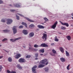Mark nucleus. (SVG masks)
Instances as JSON below:
<instances>
[{
	"instance_id": "nucleus-22",
	"label": "nucleus",
	"mask_w": 73,
	"mask_h": 73,
	"mask_svg": "<svg viewBox=\"0 0 73 73\" xmlns=\"http://www.w3.org/2000/svg\"><path fill=\"white\" fill-rule=\"evenodd\" d=\"M66 54L67 57H69V56H70L69 53V52H68L67 51H66Z\"/></svg>"
},
{
	"instance_id": "nucleus-1",
	"label": "nucleus",
	"mask_w": 73,
	"mask_h": 73,
	"mask_svg": "<svg viewBox=\"0 0 73 73\" xmlns=\"http://www.w3.org/2000/svg\"><path fill=\"white\" fill-rule=\"evenodd\" d=\"M47 61H48V60L46 59H44L42 60H41L40 62V63L41 64H45L46 65H48V62H47ZM47 62L45 64V62Z\"/></svg>"
},
{
	"instance_id": "nucleus-41",
	"label": "nucleus",
	"mask_w": 73,
	"mask_h": 73,
	"mask_svg": "<svg viewBox=\"0 0 73 73\" xmlns=\"http://www.w3.org/2000/svg\"><path fill=\"white\" fill-rule=\"evenodd\" d=\"M6 40H7V38H4L2 40V41H6Z\"/></svg>"
},
{
	"instance_id": "nucleus-53",
	"label": "nucleus",
	"mask_w": 73,
	"mask_h": 73,
	"mask_svg": "<svg viewBox=\"0 0 73 73\" xmlns=\"http://www.w3.org/2000/svg\"><path fill=\"white\" fill-rule=\"evenodd\" d=\"M52 45H54V43H52L51 44Z\"/></svg>"
},
{
	"instance_id": "nucleus-26",
	"label": "nucleus",
	"mask_w": 73,
	"mask_h": 73,
	"mask_svg": "<svg viewBox=\"0 0 73 73\" xmlns=\"http://www.w3.org/2000/svg\"><path fill=\"white\" fill-rule=\"evenodd\" d=\"M34 47L35 48H38V47H40V45H38L37 44H35Z\"/></svg>"
},
{
	"instance_id": "nucleus-54",
	"label": "nucleus",
	"mask_w": 73,
	"mask_h": 73,
	"mask_svg": "<svg viewBox=\"0 0 73 73\" xmlns=\"http://www.w3.org/2000/svg\"><path fill=\"white\" fill-rule=\"evenodd\" d=\"M40 55L41 56H42L43 55V54H40Z\"/></svg>"
},
{
	"instance_id": "nucleus-13",
	"label": "nucleus",
	"mask_w": 73,
	"mask_h": 73,
	"mask_svg": "<svg viewBox=\"0 0 73 73\" xmlns=\"http://www.w3.org/2000/svg\"><path fill=\"white\" fill-rule=\"evenodd\" d=\"M17 67L18 68V69H19V70H21L23 68L21 66H20V65L19 64L17 65Z\"/></svg>"
},
{
	"instance_id": "nucleus-24",
	"label": "nucleus",
	"mask_w": 73,
	"mask_h": 73,
	"mask_svg": "<svg viewBox=\"0 0 73 73\" xmlns=\"http://www.w3.org/2000/svg\"><path fill=\"white\" fill-rule=\"evenodd\" d=\"M35 27V25L33 24H31L29 26V27L30 28H34Z\"/></svg>"
},
{
	"instance_id": "nucleus-33",
	"label": "nucleus",
	"mask_w": 73,
	"mask_h": 73,
	"mask_svg": "<svg viewBox=\"0 0 73 73\" xmlns=\"http://www.w3.org/2000/svg\"><path fill=\"white\" fill-rule=\"evenodd\" d=\"M69 66H70V64H68L67 66V70H69L70 68H69Z\"/></svg>"
},
{
	"instance_id": "nucleus-8",
	"label": "nucleus",
	"mask_w": 73,
	"mask_h": 73,
	"mask_svg": "<svg viewBox=\"0 0 73 73\" xmlns=\"http://www.w3.org/2000/svg\"><path fill=\"white\" fill-rule=\"evenodd\" d=\"M40 46V47L41 46L42 47H48V46L45 43H42Z\"/></svg>"
},
{
	"instance_id": "nucleus-14",
	"label": "nucleus",
	"mask_w": 73,
	"mask_h": 73,
	"mask_svg": "<svg viewBox=\"0 0 73 73\" xmlns=\"http://www.w3.org/2000/svg\"><path fill=\"white\" fill-rule=\"evenodd\" d=\"M25 19L26 20H28V21H30V22H31L32 23H34V22H35V21H33L32 20H31L28 18L26 17Z\"/></svg>"
},
{
	"instance_id": "nucleus-28",
	"label": "nucleus",
	"mask_w": 73,
	"mask_h": 73,
	"mask_svg": "<svg viewBox=\"0 0 73 73\" xmlns=\"http://www.w3.org/2000/svg\"><path fill=\"white\" fill-rule=\"evenodd\" d=\"M44 69L46 72H48V70H49V68H45Z\"/></svg>"
},
{
	"instance_id": "nucleus-49",
	"label": "nucleus",
	"mask_w": 73,
	"mask_h": 73,
	"mask_svg": "<svg viewBox=\"0 0 73 73\" xmlns=\"http://www.w3.org/2000/svg\"><path fill=\"white\" fill-rule=\"evenodd\" d=\"M3 3V2L2 1L0 0V4H2V3Z\"/></svg>"
},
{
	"instance_id": "nucleus-52",
	"label": "nucleus",
	"mask_w": 73,
	"mask_h": 73,
	"mask_svg": "<svg viewBox=\"0 0 73 73\" xmlns=\"http://www.w3.org/2000/svg\"><path fill=\"white\" fill-rule=\"evenodd\" d=\"M60 23H61V24L62 25V23H63L61 21H60Z\"/></svg>"
},
{
	"instance_id": "nucleus-58",
	"label": "nucleus",
	"mask_w": 73,
	"mask_h": 73,
	"mask_svg": "<svg viewBox=\"0 0 73 73\" xmlns=\"http://www.w3.org/2000/svg\"><path fill=\"white\" fill-rule=\"evenodd\" d=\"M44 33H47L45 31H44Z\"/></svg>"
},
{
	"instance_id": "nucleus-17",
	"label": "nucleus",
	"mask_w": 73,
	"mask_h": 73,
	"mask_svg": "<svg viewBox=\"0 0 73 73\" xmlns=\"http://www.w3.org/2000/svg\"><path fill=\"white\" fill-rule=\"evenodd\" d=\"M62 25H65V26H66V27H69V24H68V23H62Z\"/></svg>"
},
{
	"instance_id": "nucleus-3",
	"label": "nucleus",
	"mask_w": 73,
	"mask_h": 73,
	"mask_svg": "<svg viewBox=\"0 0 73 73\" xmlns=\"http://www.w3.org/2000/svg\"><path fill=\"white\" fill-rule=\"evenodd\" d=\"M7 24L8 25L11 24V23L13 22V21L12 19H7Z\"/></svg>"
},
{
	"instance_id": "nucleus-62",
	"label": "nucleus",
	"mask_w": 73,
	"mask_h": 73,
	"mask_svg": "<svg viewBox=\"0 0 73 73\" xmlns=\"http://www.w3.org/2000/svg\"><path fill=\"white\" fill-rule=\"evenodd\" d=\"M72 19H73V17H72Z\"/></svg>"
},
{
	"instance_id": "nucleus-34",
	"label": "nucleus",
	"mask_w": 73,
	"mask_h": 73,
	"mask_svg": "<svg viewBox=\"0 0 73 73\" xmlns=\"http://www.w3.org/2000/svg\"><path fill=\"white\" fill-rule=\"evenodd\" d=\"M52 52L53 53L55 54V53H56V51L54 50H52Z\"/></svg>"
},
{
	"instance_id": "nucleus-50",
	"label": "nucleus",
	"mask_w": 73,
	"mask_h": 73,
	"mask_svg": "<svg viewBox=\"0 0 73 73\" xmlns=\"http://www.w3.org/2000/svg\"><path fill=\"white\" fill-rule=\"evenodd\" d=\"M5 52H6L7 53H8V52H9V51H7L6 50H5Z\"/></svg>"
},
{
	"instance_id": "nucleus-40",
	"label": "nucleus",
	"mask_w": 73,
	"mask_h": 73,
	"mask_svg": "<svg viewBox=\"0 0 73 73\" xmlns=\"http://www.w3.org/2000/svg\"><path fill=\"white\" fill-rule=\"evenodd\" d=\"M23 26L21 25L19 27V28L21 29V28H23Z\"/></svg>"
},
{
	"instance_id": "nucleus-39",
	"label": "nucleus",
	"mask_w": 73,
	"mask_h": 73,
	"mask_svg": "<svg viewBox=\"0 0 73 73\" xmlns=\"http://www.w3.org/2000/svg\"><path fill=\"white\" fill-rule=\"evenodd\" d=\"M31 57V56L30 55H28L27 56H26V58H30Z\"/></svg>"
},
{
	"instance_id": "nucleus-57",
	"label": "nucleus",
	"mask_w": 73,
	"mask_h": 73,
	"mask_svg": "<svg viewBox=\"0 0 73 73\" xmlns=\"http://www.w3.org/2000/svg\"><path fill=\"white\" fill-rule=\"evenodd\" d=\"M35 60H38V58H35Z\"/></svg>"
},
{
	"instance_id": "nucleus-63",
	"label": "nucleus",
	"mask_w": 73,
	"mask_h": 73,
	"mask_svg": "<svg viewBox=\"0 0 73 73\" xmlns=\"http://www.w3.org/2000/svg\"><path fill=\"white\" fill-rule=\"evenodd\" d=\"M33 1H35V0H33Z\"/></svg>"
},
{
	"instance_id": "nucleus-43",
	"label": "nucleus",
	"mask_w": 73,
	"mask_h": 73,
	"mask_svg": "<svg viewBox=\"0 0 73 73\" xmlns=\"http://www.w3.org/2000/svg\"><path fill=\"white\" fill-rule=\"evenodd\" d=\"M2 66H0V72L1 70V69H2Z\"/></svg>"
},
{
	"instance_id": "nucleus-48",
	"label": "nucleus",
	"mask_w": 73,
	"mask_h": 73,
	"mask_svg": "<svg viewBox=\"0 0 73 73\" xmlns=\"http://www.w3.org/2000/svg\"><path fill=\"white\" fill-rule=\"evenodd\" d=\"M17 15H19V16H23V15H22L21 14H20L19 13H17Z\"/></svg>"
},
{
	"instance_id": "nucleus-61",
	"label": "nucleus",
	"mask_w": 73,
	"mask_h": 73,
	"mask_svg": "<svg viewBox=\"0 0 73 73\" xmlns=\"http://www.w3.org/2000/svg\"><path fill=\"white\" fill-rule=\"evenodd\" d=\"M1 46H2V45H0V47Z\"/></svg>"
},
{
	"instance_id": "nucleus-18",
	"label": "nucleus",
	"mask_w": 73,
	"mask_h": 73,
	"mask_svg": "<svg viewBox=\"0 0 73 73\" xmlns=\"http://www.w3.org/2000/svg\"><path fill=\"white\" fill-rule=\"evenodd\" d=\"M14 7H17V8H19L20 7V5L17 4H14L13 5Z\"/></svg>"
},
{
	"instance_id": "nucleus-27",
	"label": "nucleus",
	"mask_w": 73,
	"mask_h": 73,
	"mask_svg": "<svg viewBox=\"0 0 73 73\" xmlns=\"http://www.w3.org/2000/svg\"><path fill=\"white\" fill-rule=\"evenodd\" d=\"M9 31H10V30H7V29L4 30H3V31L5 33L8 32H9Z\"/></svg>"
},
{
	"instance_id": "nucleus-7",
	"label": "nucleus",
	"mask_w": 73,
	"mask_h": 73,
	"mask_svg": "<svg viewBox=\"0 0 73 73\" xmlns=\"http://www.w3.org/2000/svg\"><path fill=\"white\" fill-rule=\"evenodd\" d=\"M20 38H21V37H20L18 38H17L15 39H11L10 40L11 41H12L13 42H15L17 40H19L20 39Z\"/></svg>"
},
{
	"instance_id": "nucleus-45",
	"label": "nucleus",
	"mask_w": 73,
	"mask_h": 73,
	"mask_svg": "<svg viewBox=\"0 0 73 73\" xmlns=\"http://www.w3.org/2000/svg\"><path fill=\"white\" fill-rule=\"evenodd\" d=\"M50 54L51 56H54V54L53 53H50Z\"/></svg>"
},
{
	"instance_id": "nucleus-31",
	"label": "nucleus",
	"mask_w": 73,
	"mask_h": 73,
	"mask_svg": "<svg viewBox=\"0 0 73 73\" xmlns=\"http://www.w3.org/2000/svg\"><path fill=\"white\" fill-rule=\"evenodd\" d=\"M12 58L11 57H9L8 58V61H9V62H12Z\"/></svg>"
},
{
	"instance_id": "nucleus-37",
	"label": "nucleus",
	"mask_w": 73,
	"mask_h": 73,
	"mask_svg": "<svg viewBox=\"0 0 73 73\" xmlns=\"http://www.w3.org/2000/svg\"><path fill=\"white\" fill-rule=\"evenodd\" d=\"M61 29L65 30V29H66V28H65V27H61Z\"/></svg>"
},
{
	"instance_id": "nucleus-9",
	"label": "nucleus",
	"mask_w": 73,
	"mask_h": 73,
	"mask_svg": "<svg viewBox=\"0 0 73 73\" xmlns=\"http://www.w3.org/2000/svg\"><path fill=\"white\" fill-rule=\"evenodd\" d=\"M37 68V66H35L32 69V71L33 72H34V73H36V72H35L36 71V69L35 68Z\"/></svg>"
},
{
	"instance_id": "nucleus-51",
	"label": "nucleus",
	"mask_w": 73,
	"mask_h": 73,
	"mask_svg": "<svg viewBox=\"0 0 73 73\" xmlns=\"http://www.w3.org/2000/svg\"><path fill=\"white\" fill-rule=\"evenodd\" d=\"M3 58V56H0V59L1 58Z\"/></svg>"
},
{
	"instance_id": "nucleus-19",
	"label": "nucleus",
	"mask_w": 73,
	"mask_h": 73,
	"mask_svg": "<svg viewBox=\"0 0 73 73\" xmlns=\"http://www.w3.org/2000/svg\"><path fill=\"white\" fill-rule=\"evenodd\" d=\"M44 66V65H42V64H40L38 66V68H43Z\"/></svg>"
},
{
	"instance_id": "nucleus-16",
	"label": "nucleus",
	"mask_w": 73,
	"mask_h": 73,
	"mask_svg": "<svg viewBox=\"0 0 73 73\" xmlns=\"http://www.w3.org/2000/svg\"><path fill=\"white\" fill-rule=\"evenodd\" d=\"M59 49H60V52H62V53H64V49L62 47H60L59 48Z\"/></svg>"
},
{
	"instance_id": "nucleus-59",
	"label": "nucleus",
	"mask_w": 73,
	"mask_h": 73,
	"mask_svg": "<svg viewBox=\"0 0 73 73\" xmlns=\"http://www.w3.org/2000/svg\"><path fill=\"white\" fill-rule=\"evenodd\" d=\"M23 48H25V46H23Z\"/></svg>"
},
{
	"instance_id": "nucleus-2",
	"label": "nucleus",
	"mask_w": 73,
	"mask_h": 73,
	"mask_svg": "<svg viewBox=\"0 0 73 73\" xmlns=\"http://www.w3.org/2000/svg\"><path fill=\"white\" fill-rule=\"evenodd\" d=\"M42 38L43 40L44 39V41H46V39H47V35L44 33H43V36L42 37Z\"/></svg>"
},
{
	"instance_id": "nucleus-30",
	"label": "nucleus",
	"mask_w": 73,
	"mask_h": 73,
	"mask_svg": "<svg viewBox=\"0 0 73 73\" xmlns=\"http://www.w3.org/2000/svg\"><path fill=\"white\" fill-rule=\"evenodd\" d=\"M38 50H37V48H33V49L32 50V51L33 52L34 51H37Z\"/></svg>"
},
{
	"instance_id": "nucleus-47",
	"label": "nucleus",
	"mask_w": 73,
	"mask_h": 73,
	"mask_svg": "<svg viewBox=\"0 0 73 73\" xmlns=\"http://www.w3.org/2000/svg\"><path fill=\"white\" fill-rule=\"evenodd\" d=\"M11 73H16V72L15 71H12L11 72Z\"/></svg>"
},
{
	"instance_id": "nucleus-5",
	"label": "nucleus",
	"mask_w": 73,
	"mask_h": 73,
	"mask_svg": "<svg viewBox=\"0 0 73 73\" xmlns=\"http://www.w3.org/2000/svg\"><path fill=\"white\" fill-rule=\"evenodd\" d=\"M21 54L18 53L16 55L14 56V57L16 59H18L20 57H21Z\"/></svg>"
},
{
	"instance_id": "nucleus-38",
	"label": "nucleus",
	"mask_w": 73,
	"mask_h": 73,
	"mask_svg": "<svg viewBox=\"0 0 73 73\" xmlns=\"http://www.w3.org/2000/svg\"><path fill=\"white\" fill-rule=\"evenodd\" d=\"M29 50H31V51H32L33 48L31 47H29Z\"/></svg>"
},
{
	"instance_id": "nucleus-60",
	"label": "nucleus",
	"mask_w": 73,
	"mask_h": 73,
	"mask_svg": "<svg viewBox=\"0 0 73 73\" xmlns=\"http://www.w3.org/2000/svg\"><path fill=\"white\" fill-rule=\"evenodd\" d=\"M29 46H31V45L30 44H29Z\"/></svg>"
},
{
	"instance_id": "nucleus-20",
	"label": "nucleus",
	"mask_w": 73,
	"mask_h": 73,
	"mask_svg": "<svg viewBox=\"0 0 73 73\" xmlns=\"http://www.w3.org/2000/svg\"><path fill=\"white\" fill-rule=\"evenodd\" d=\"M60 60L62 62H65V58H60Z\"/></svg>"
},
{
	"instance_id": "nucleus-12",
	"label": "nucleus",
	"mask_w": 73,
	"mask_h": 73,
	"mask_svg": "<svg viewBox=\"0 0 73 73\" xmlns=\"http://www.w3.org/2000/svg\"><path fill=\"white\" fill-rule=\"evenodd\" d=\"M23 32L24 35H27L28 34V32L27 31L25 30H23Z\"/></svg>"
},
{
	"instance_id": "nucleus-44",
	"label": "nucleus",
	"mask_w": 73,
	"mask_h": 73,
	"mask_svg": "<svg viewBox=\"0 0 73 73\" xmlns=\"http://www.w3.org/2000/svg\"><path fill=\"white\" fill-rule=\"evenodd\" d=\"M7 72L8 73H11V72L9 70H7Z\"/></svg>"
},
{
	"instance_id": "nucleus-29",
	"label": "nucleus",
	"mask_w": 73,
	"mask_h": 73,
	"mask_svg": "<svg viewBox=\"0 0 73 73\" xmlns=\"http://www.w3.org/2000/svg\"><path fill=\"white\" fill-rule=\"evenodd\" d=\"M54 41H55L58 42V39L57 38V36H56L54 38Z\"/></svg>"
},
{
	"instance_id": "nucleus-23",
	"label": "nucleus",
	"mask_w": 73,
	"mask_h": 73,
	"mask_svg": "<svg viewBox=\"0 0 73 73\" xmlns=\"http://www.w3.org/2000/svg\"><path fill=\"white\" fill-rule=\"evenodd\" d=\"M21 24H22V25H25V26L26 27V28H27V24H26V23L22 22L21 23Z\"/></svg>"
},
{
	"instance_id": "nucleus-10",
	"label": "nucleus",
	"mask_w": 73,
	"mask_h": 73,
	"mask_svg": "<svg viewBox=\"0 0 73 73\" xmlns=\"http://www.w3.org/2000/svg\"><path fill=\"white\" fill-rule=\"evenodd\" d=\"M15 27H14L13 29V32L14 34H15V33H17V29L16 28H15Z\"/></svg>"
},
{
	"instance_id": "nucleus-42",
	"label": "nucleus",
	"mask_w": 73,
	"mask_h": 73,
	"mask_svg": "<svg viewBox=\"0 0 73 73\" xmlns=\"http://www.w3.org/2000/svg\"><path fill=\"white\" fill-rule=\"evenodd\" d=\"M1 21L3 23H5V20L4 19H2Z\"/></svg>"
},
{
	"instance_id": "nucleus-6",
	"label": "nucleus",
	"mask_w": 73,
	"mask_h": 73,
	"mask_svg": "<svg viewBox=\"0 0 73 73\" xmlns=\"http://www.w3.org/2000/svg\"><path fill=\"white\" fill-rule=\"evenodd\" d=\"M57 24H58V22H57V21H56L54 24L51 26V28L54 29H55L56 27V25H57Z\"/></svg>"
},
{
	"instance_id": "nucleus-15",
	"label": "nucleus",
	"mask_w": 73,
	"mask_h": 73,
	"mask_svg": "<svg viewBox=\"0 0 73 73\" xmlns=\"http://www.w3.org/2000/svg\"><path fill=\"white\" fill-rule=\"evenodd\" d=\"M34 33L33 32L29 34V36L30 37H33L34 36Z\"/></svg>"
},
{
	"instance_id": "nucleus-4",
	"label": "nucleus",
	"mask_w": 73,
	"mask_h": 73,
	"mask_svg": "<svg viewBox=\"0 0 73 73\" xmlns=\"http://www.w3.org/2000/svg\"><path fill=\"white\" fill-rule=\"evenodd\" d=\"M18 61L19 62H20V63H23V62H26V61L24 58H21L19 59Z\"/></svg>"
},
{
	"instance_id": "nucleus-46",
	"label": "nucleus",
	"mask_w": 73,
	"mask_h": 73,
	"mask_svg": "<svg viewBox=\"0 0 73 73\" xmlns=\"http://www.w3.org/2000/svg\"><path fill=\"white\" fill-rule=\"evenodd\" d=\"M11 12H13L15 11V10H10Z\"/></svg>"
},
{
	"instance_id": "nucleus-21",
	"label": "nucleus",
	"mask_w": 73,
	"mask_h": 73,
	"mask_svg": "<svg viewBox=\"0 0 73 73\" xmlns=\"http://www.w3.org/2000/svg\"><path fill=\"white\" fill-rule=\"evenodd\" d=\"M67 38L68 40L70 41V39H71V37L69 35H68L66 37Z\"/></svg>"
},
{
	"instance_id": "nucleus-36",
	"label": "nucleus",
	"mask_w": 73,
	"mask_h": 73,
	"mask_svg": "<svg viewBox=\"0 0 73 73\" xmlns=\"http://www.w3.org/2000/svg\"><path fill=\"white\" fill-rule=\"evenodd\" d=\"M44 19L45 21H49V20H48V19L46 18H44Z\"/></svg>"
},
{
	"instance_id": "nucleus-55",
	"label": "nucleus",
	"mask_w": 73,
	"mask_h": 73,
	"mask_svg": "<svg viewBox=\"0 0 73 73\" xmlns=\"http://www.w3.org/2000/svg\"><path fill=\"white\" fill-rule=\"evenodd\" d=\"M9 5V6H10L11 7H12V5Z\"/></svg>"
},
{
	"instance_id": "nucleus-25",
	"label": "nucleus",
	"mask_w": 73,
	"mask_h": 73,
	"mask_svg": "<svg viewBox=\"0 0 73 73\" xmlns=\"http://www.w3.org/2000/svg\"><path fill=\"white\" fill-rule=\"evenodd\" d=\"M44 48H43L42 49L40 50H39L40 53H44Z\"/></svg>"
},
{
	"instance_id": "nucleus-11",
	"label": "nucleus",
	"mask_w": 73,
	"mask_h": 73,
	"mask_svg": "<svg viewBox=\"0 0 73 73\" xmlns=\"http://www.w3.org/2000/svg\"><path fill=\"white\" fill-rule=\"evenodd\" d=\"M37 27L38 28H40V29H44V28H45V27L40 25H38Z\"/></svg>"
},
{
	"instance_id": "nucleus-32",
	"label": "nucleus",
	"mask_w": 73,
	"mask_h": 73,
	"mask_svg": "<svg viewBox=\"0 0 73 73\" xmlns=\"http://www.w3.org/2000/svg\"><path fill=\"white\" fill-rule=\"evenodd\" d=\"M16 17L17 18V19L19 20V19L20 17H19V16H17V15H16Z\"/></svg>"
},
{
	"instance_id": "nucleus-56",
	"label": "nucleus",
	"mask_w": 73,
	"mask_h": 73,
	"mask_svg": "<svg viewBox=\"0 0 73 73\" xmlns=\"http://www.w3.org/2000/svg\"><path fill=\"white\" fill-rule=\"evenodd\" d=\"M71 15L72 16H73V13Z\"/></svg>"
},
{
	"instance_id": "nucleus-35",
	"label": "nucleus",
	"mask_w": 73,
	"mask_h": 73,
	"mask_svg": "<svg viewBox=\"0 0 73 73\" xmlns=\"http://www.w3.org/2000/svg\"><path fill=\"white\" fill-rule=\"evenodd\" d=\"M35 56L36 57H38V53L35 54Z\"/></svg>"
}]
</instances>
